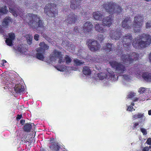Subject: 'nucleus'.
<instances>
[{
	"label": "nucleus",
	"mask_w": 151,
	"mask_h": 151,
	"mask_svg": "<svg viewBox=\"0 0 151 151\" xmlns=\"http://www.w3.org/2000/svg\"><path fill=\"white\" fill-rule=\"evenodd\" d=\"M140 130L143 134L145 135L147 134V131L145 129L143 128H141Z\"/></svg>",
	"instance_id": "obj_42"
},
{
	"label": "nucleus",
	"mask_w": 151,
	"mask_h": 151,
	"mask_svg": "<svg viewBox=\"0 0 151 151\" xmlns=\"http://www.w3.org/2000/svg\"><path fill=\"white\" fill-rule=\"evenodd\" d=\"M142 76L146 81L149 82L151 81V73L148 72L145 73L143 74Z\"/></svg>",
	"instance_id": "obj_21"
},
{
	"label": "nucleus",
	"mask_w": 151,
	"mask_h": 151,
	"mask_svg": "<svg viewBox=\"0 0 151 151\" xmlns=\"http://www.w3.org/2000/svg\"><path fill=\"white\" fill-rule=\"evenodd\" d=\"M122 27L125 29H129L133 26L131 20L129 19H125L122 22Z\"/></svg>",
	"instance_id": "obj_12"
},
{
	"label": "nucleus",
	"mask_w": 151,
	"mask_h": 151,
	"mask_svg": "<svg viewBox=\"0 0 151 151\" xmlns=\"http://www.w3.org/2000/svg\"><path fill=\"white\" fill-rule=\"evenodd\" d=\"M93 16L94 18L96 20H101L102 19V15L98 12H93Z\"/></svg>",
	"instance_id": "obj_23"
},
{
	"label": "nucleus",
	"mask_w": 151,
	"mask_h": 151,
	"mask_svg": "<svg viewBox=\"0 0 151 151\" xmlns=\"http://www.w3.org/2000/svg\"><path fill=\"white\" fill-rule=\"evenodd\" d=\"M148 114L149 115H151V110L148 111Z\"/></svg>",
	"instance_id": "obj_56"
},
{
	"label": "nucleus",
	"mask_w": 151,
	"mask_h": 151,
	"mask_svg": "<svg viewBox=\"0 0 151 151\" xmlns=\"http://www.w3.org/2000/svg\"><path fill=\"white\" fill-rule=\"evenodd\" d=\"M9 11L11 13H13V14L15 17L17 16V12L14 10V9L9 8Z\"/></svg>",
	"instance_id": "obj_37"
},
{
	"label": "nucleus",
	"mask_w": 151,
	"mask_h": 151,
	"mask_svg": "<svg viewBox=\"0 0 151 151\" xmlns=\"http://www.w3.org/2000/svg\"><path fill=\"white\" fill-rule=\"evenodd\" d=\"M32 128V125L29 123H27L24 127V130L27 132H29Z\"/></svg>",
	"instance_id": "obj_27"
},
{
	"label": "nucleus",
	"mask_w": 151,
	"mask_h": 151,
	"mask_svg": "<svg viewBox=\"0 0 151 151\" xmlns=\"http://www.w3.org/2000/svg\"><path fill=\"white\" fill-rule=\"evenodd\" d=\"M77 19V16L73 13H71L68 16L66 20L68 23L73 24L76 22Z\"/></svg>",
	"instance_id": "obj_10"
},
{
	"label": "nucleus",
	"mask_w": 151,
	"mask_h": 151,
	"mask_svg": "<svg viewBox=\"0 0 151 151\" xmlns=\"http://www.w3.org/2000/svg\"><path fill=\"white\" fill-rule=\"evenodd\" d=\"M109 64L112 67L115 69L116 73H122L125 70L124 65L116 61H112L109 62Z\"/></svg>",
	"instance_id": "obj_7"
},
{
	"label": "nucleus",
	"mask_w": 151,
	"mask_h": 151,
	"mask_svg": "<svg viewBox=\"0 0 151 151\" xmlns=\"http://www.w3.org/2000/svg\"><path fill=\"white\" fill-rule=\"evenodd\" d=\"M123 78L125 80L128 81L132 78L131 76L127 75H124L123 77Z\"/></svg>",
	"instance_id": "obj_36"
},
{
	"label": "nucleus",
	"mask_w": 151,
	"mask_h": 151,
	"mask_svg": "<svg viewBox=\"0 0 151 151\" xmlns=\"http://www.w3.org/2000/svg\"><path fill=\"white\" fill-rule=\"evenodd\" d=\"M108 73H109V76L111 78L112 80L113 81H114L117 80L118 79V76H116V77L113 72H108Z\"/></svg>",
	"instance_id": "obj_26"
},
{
	"label": "nucleus",
	"mask_w": 151,
	"mask_h": 151,
	"mask_svg": "<svg viewBox=\"0 0 151 151\" xmlns=\"http://www.w3.org/2000/svg\"><path fill=\"white\" fill-rule=\"evenodd\" d=\"M96 69H97L98 70H100V69H99V67H96Z\"/></svg>",
	"instance_id": "obj_58"
},
{
	"label": "nucleus",
	"mask_w": 151,
	"mask_h": 151,
	"mask_svg": "<svg viewBox=\"0 0 151 151\" xmlns=\"http://www.w3.org/2000/svg\"><path fill=\"white\" fill-rule=\"evenodd\" d=\"M138 100V98H136L134 99V100L133 101H137Z\"/></svg>",
	"instance_id": "obj_57"
},
{
	"label": "nucleus",
	"mask_w": 151,
	"mask_h": 151,
	"mask_svg": "<svg viewBox=\"0 0 151 151\" xmlns=\"http://www.w3.org/2000/svg\"><path fill=\"white\" fill-rule=\"evenodd\" d=\"M91 70L89 68L86 66L83 68V73L85 75H89L91 73Z\"/></svg>",
	"instance_id": "obj_25"
},
{
	"label": "nucleus",
	"mask_w": 151,
	"mask_h": 151,
	"mask_svg": "<svg viewBox=\"0 0 151 151\" xmlns=\"http://www.w3.org/2000/svg\"><path fill=\"white\" fill-rule=\"evenodd\" d=\"M148 57L149 61L151 63V52L149 54Z\"/></svg>",
	"instance_id": "obj_53"
},
{
	"label": "nucleus",
	"mask_w": 151,
	"mask_h": 151,
	"mask_svg": "<svg viewBox=\"0 0 151 151\" xmlns=\"http://www.w3.org/2000/svg\"><path fill=\"white\" fill-rule=\"evenodd\" d=\"M133 109V107L132 106H129L128 107L127 110L129 111H132Z\"/></svg>",
	"instance_id": "obj_50"
},
{
	"label": "nucleus",
	"mask_w": 151,
	"mask_h": 151,
	"mask_svg": "<svg viewBox=\"0 0 151 151\" xmlns=\"http://www.w3.org/2000/svg\"><path fill=\"white\" fill-rule=\"evenodd\" d=\"M62 54L60 52L57 50H54L52 54L50 55V59L52 61L55 60L56 58H61Z\"/></svg>",
	"instance_id": "obj_13"
},
{
	"label": "nucleus",
	"mask_w": 151,
	"mask_h": 151,
	"mask_svg": "<svg viewBox=\"0 0 151 151\" xmlns=\"http://www.w3.org/2000/svg\"><path fill=\"white\" fill-rule=\"evenodd\" d=\"M139 57V54L135 52L132 53L130 55L128 54H124L121 57V61L122 63L124 64L128 62L130 63L133 61L137 60Z\"/></svg>",
	"instance_id": "obj_4"
},
{
	"label": "nucleus",
	"mask_w": 151,
	"mask_h": 151,
	"mask_svg": "<svg viewBox=\"0 0 151 151\" xmlns=\"http://www.w3.org/2000/svg\"><path fill=\"white\" fill-rule=\"evenodd\" d=\"M146 27L147 28H150L151 27V21H148L146 23Z\"/></svg>",
	"instance_id": "obj_41"
},
{
	"label": "nucleus",
	"mask_w": 151,
	"mask_h": 151,
	"mask_svg": "<svg viewBox=\"0 0 151 151\" xmlns=\"http://www.w3.org/2000/svg\"><path fill=\"white\" fill-rule=\"evenodd\" d=\"M143 20V17L140 15H137L134 17L133 24L134 31L140 32L141 30V27L142 25Z\"/></svg>",
	"instance_id": "obj_5"
},
{
	"label": "nucleus",
	"mask_w": 151,
	"mask_h": 151,
	"mask_svg": "<svg viewBox=\"0 0 151 151\" xmlns=\"http://www.w3.org/2000/svg\"><path fill=\"white\" fill-rule=\"evenodd\" d=\"M101 24H96L95 25V29L97 31L101 32H105L103 28L101 27Z\"/></svg>",
	"instance_id": "obj_24"
},
{
	"label": "nucleus",
	"mask_w": 151,
	"mask_h": 151,
	"mask_svg": "<svg viewBox=\"0 0 151 151\" xmlns=\"http://www.w3.org/2000/svg\"><path fill=\"white\" fill-rule=\"evenodd\" d=\"M15 91L17 93H20L24 91V88L23 86L21 85H16L14 88Z\"/></svg>",
	"instance_id": "obj_19"
},
{
	"label": "nucleus",
	"mask_w": 151,
	"mask_h": 151,
	"mask_svg": "<svg viewBox=\"0 0 151 151\" xmlns=\"http://www.w3.org/2000/svg\"><path fill=\"white\" fill-rule=\"evenodd\" d=\"M8 11L6 10V7L5 6L2 7L0 10V15L7 13Z\"/></svg>",
	"instance_id": "obj_31"
},
{
	"label": "nucleus",
	"mask_w": 151,
	"mask_h": 151,
	"mask_svg": "<svg viewBox=\"0 0 151 151\" xmlns=\"http://www.w3.org/2000/svg\"><path fill=\"white\" fill-rule=\"evenodd\" d=\"M39 37V35L38 34H36L35 35L34 38L35 40L37 41L38 40Z\"/></svg>",
	"instance_id": "obj_48"
},
{
	"label": "nucleus",
	"mask_w": 151,
	"mask_h": 151,
	"mask_svg": "<svg viewBox=\"0 0 151 151\" xmlns=\"http://www.w3.org/2000/svg\"><path fill=\"white\" fill-rule=\"evenodd\" d=\"M54 5L53 4H48L44 9L45 12L50 17H55L58 15L57 11L53 7Z\"/></svg>",
	"instance_id": "obj_6"
},
{
	"label": "nucleus",
	"mask_w": 151,
	"mask_h": 151,
	"mask_svg": "<svg viewBox=\"0 0 151 151\" xmlns=\"http://www.w3.org/2000/svg\"><path fill=\"white\" fill-rule=\"evenodd\" d=\"M11 19L9 17H6L3 20L2 25L4 27H6L11 22Z\"/></svg>",
	"instance_id": "obj_22"
},
{
	"label": "nucleus",
	"mask_w": 151,
	"mask_h": 151,
	"mask_svg": "<svg viewBox=\"0 0 151 151\" xmlns=\"http://www.w3.org/2000/svg\"><path fill=\"white\" fill-rule=\"evenodd\" d=\"M50 148L52 149L53 148L55 150H59V146L58 145H52L51 146H50Z\"/></svg>",
	"instance_id": "obj_39"
},
{
	"label": "nucleus",
	"mask_w": 151,
	"mask_h": 151,
	"mask_svg": "<svg viewBox=\"0 0 151 151\" xmlns=\"http://www.w3.org/2000/svg\"><path fill=\"white\" fill-rule=\"evenodd\" d=\"M147 90V89L145 88H140L138 91L139 93H144V92L146 91V90Z\"/></svg>",
	"instance_id": "obj_40"
},
{
	"label": "nucleus",
	"mask_w": 151,
	"mask_h": 151,
	"mask_svg": "<svg viewBox=\"0 0 151 151\" xmlns=\"http://www.w3.org/2000/svg\"><path fill=\"white\" fill-rule=\"evenodd\" d=\"M3 63H6V61L5 60H3Z\"/></svg>",
	"instance_id": "obj_60"
},
{
	"label": "nucleus",
	"mask_w": 151,
	"mask_h": 151,
	"mask_svg": "<svg viewBox=\"0 0 151 151\" xmlns=\"http://www.w3.org/2000/svg\"><path fill=\"white\" fill-rule=\"evenodd\" d=\"M133 39L132 35L130 34L125 35L122 37V43L123 46L127 48L131 46V42Z\"/></svg>",
	"instance_id": "obj_8"
},
{
	"label": "nucleus",
	"mask_w": 151,
	"mask_h": 151,
	"mask_svg": "<svg viewBox=\"0 0 151 151\" xmlns=\"http://www.w3.org/2000/svg\"><path fill=\"white\" fill-rule=\"evenodd\" d=\"M146 142L147 144L149 145H151V138H148L147 139Z\"/></svg>",
	"instance_id": "obj_46"
},
{
	"label": "nucleus",
	"mask_w": 151,
	"mask_h": 151,
	"mask_svg": "<svg viewBox=\"0 0 151 151\" xmlns=\"http://www.w3.org/2000/svg\"><path fill=\"white\" fill-rule=\"evenodd\" d=\"M65 59L66 61V63L67 64L70 63L72 60L71 58L68 55H65Z\"/></svg>",
	"instance_id": "obj_34"
},
{
	"label": "nucleus",
	"mask_w": 151,
	"mask_h": 151,
	"mask_svg": "<svg viewBox=\"0 0 151 151\" xmlns=\"http://www.w3.org/2000/svg\"><path fill=\"white\" fill-rule=\"evenodd\" d=\"M59 58V59L58 62L60 63H61L62 62H63L65 61V60L64 59H63V58L62 57V56H61V58Z\"/></svg>",
	"instance_id": "obj_44"
},
{
	"label": "nucleus",
	"mask_w": 151,
	"mask_h": 151,
	"mask_svg": "<svg viewBox=\"0 0 151 151\" xmlns=\"http://www.w3.org/2000/svg\"><path fill=\"white\" fill-rule=\"evenodd\" d=\"M25 20L28 24L32 27L37 28L43 26V23L39 16L32 14H28Z\"/></svg>",
	"instance_id": "obj_2"
},
{
	"label": "nucleus",
	"mask_w": 151,
	"mask_h": 151,
	"mask_svg": "<svg viewBox=\"0 0 151 151\" xmlns=\"http://www.w3.org/2000/svg\"><path fill=\"white\" fill-rule=\"evenodd\" d=\"M126 59V57H124V59L125 60V59Z\"/></svg>",
	"instance_id": "obj_63"
},
{
	"label": "nucleus",
	"mask_w": 151,
	"mask_h": 151,
	"mask_svg": "<svg viewBox=\"0 0 151 151\" xmlns=\"http://www.w3.org/2000/svg\"><path fill=\"white\" fill-rule=\"evenodd\" d=\"M149 148V147H146L143 149L142 151H148Z\"/></svg>",
	"instance_id": "obj_49"
},
{
	"label": "nucleus",
	"mask_w": 151,
	"mask_h": 151,
	"mask_svg": "<svg viewBox=\"0 0 151 151\" xmlns=\"http://www.w3.org/2000/svg\"><path fill=\"white\" fill-rule=\"evenodd\" d=\"M135 93H130L129 95H128L127 97L129 98H132L135 95Z\"/></svg>",
	"instance_id": "obj_43"
},
{
	"label": "nucleus",
	"mask_w": 151,
	"mask_h": 151,
	"mask_svg": "<svg viewBox=\"0 0 151 151\" xmlns=\"http://www.w3.org/2000/svg\"><path fill=\"white\" fill-rule=\"evenodd\" d=\"M92 60L95 63H99L101 62V60L98 56H96L95 58H93Z\"/></svg>",
	"instance_id": "obj_35"
},
{
	"label": "nucleus",
	"mask_w": 151,
	"mask_h": 151,
	"mask_svg": "<svg viewBox=\"0 0 151 151\" xmlns=\"http://www.w3.org/2000/svg\"><path fill=\"white\" fill-rule=\"evenodd\" d=\"M37 53L36 56L37 58L42 60L44 59V56L42 54L44 53V50L41 48H37L36 50Z\"/></svg>",
	"instance_id": "obj_18"
},
{
	"label": "nucleus",
	"mask_w": 151,
	"mask_h": 151,
	"mask_svg": "<svg viewBox=\"0 0 151 151\" xmlns=\"http://www.w3.org/2000/svg\"><path fill=\"white\" fill-rule=\"evenodd\" d=\"M55 68L58 70L60 71H64L66 69V67L64 65Z\"/></svg>",
	"instance_id": "obj_33"
},
{
	"label": "nucleus",
	"mask_w": 151,
	"mask_h": 151,
	"mask_svg": "<svg viewBox=\"0 0 151 151\" xmlns=\"http://www.w3.org/2000/svg\"><path fill=\"white\" fill-rule=\"evenodd\" d=\"M25 122V120H20V123L21 124H23Z\"/></svg>",
	"instance_id": "obj_55"
},
{
	"label": "nucleus",
	"mask_w": 151,
	"mask_h": 151,
	"mask_svg": "<svg viewBox=\"0 0 151 151\" xmlns=\"http://www.w3.org/2000/svg\"><path fill=\"white\" fill-rule=\"evenodd\" d=\"M80 0H71V4L70 6V7L72 9H76L80 5Z\"/></svg>",
	"instance_id": "obj_17"
},
{
	"label": "nucleus",
	"mask_w": 151,
	"mask_h": 151,
	"mask_svg": "<svg viewBox=\"0 0 151 151\" xmlns=\"http://www.w3.org/2000/svg\"><path fill=\"white\" fill-rule=\"evenodd\" d=\"M92 28V25L89 22H86L84 25L83 30L84 32H90Z\"/></svg>",
	"instance_id": "obj_15"
},
{
	"label": "nucleus",
	"mask_w": 151,
	"mask_h": 151,
	"mask_svg": "<svg viewBox=\"0 0 151 151\" xmlns=\"http://www.w3.org/2000/svg\"><path fill=\"white\" fill-rule=\"evenodd\" d=\"M97 77L99 80H103L105 79L109 78L107 73L106 72L101 73L97 74Z\"/></svg>",
	"instance_id": "obj_20"
},
{
	"label": "nucleus",
	"mask_w": 151,
	"mask_h": 151,
	"mask_svg": "<svg viewBox=\"0 0 151 151\" xmlns=\"http://www.w3.org/2000/svg\"><path fill=\"white\" fill-rule=\"evenodd\" d=\"M139 125V123H135L134 124V125L133 127V129H134L136 128V127Z\"/></svg>",
	"instance_id": "obj_52"
},
{
	"label": "nucleus",
	"mask_w": 151,
	"mask_h": 151,
	"mask_svg": "<svg viewBox=\"0 0 151 151\" xmlns=\"http://www.w3.org/2000/svg\"><path fill=\"white\" fill-rule=\"evenodd\" d=\"M32 37L30 35H27L26 36V39L28 44L30 45L32 40Z\"/></svg>",
	"instance_id": "obj_32"
},
{
	"label": "nucleus",
	"mask_w": 151,
	"mask_h": 151,
	"mask_svg": "<svg viewBox=\"0 0 151 151\" xmlns=\"http://www.w3.org/2000/svg\"><path fill=\"white\" fill-rule=\"evenodd\" d=\"M149 148H151V146H149Z\"/></svg>",
	"instance_id": "obj_64"
},
{
	"label": "nucleus",
	"mask_w": 151,
	"mask_h": 151,
	"mask_svg": "<svg viewBox=\"0 0 151 151\" xmlns=\"http://www.w3.org/2000/svg\"><path fill=\"white\" fill-rule=\"evenodd\" d=\"M144 0L147 2H149L150 1H151V0Z\"/></svg>",
	"instance_id": "obj_59"
},
{
	"label": "nucleus",
	"mask_w": 151,
	"mask_h": 151,
	"mask_svg": "<svg viewBox=\"0 0 151 151\" xmlns=\"http://www.w3.org/2000/svg\"><path fill=\"white\" fill-rule=\"evenodd\" d=\"M40 47L38 48H41V49L44 50V52H45V50L47 49L48 48V46L45 44L44 42H42L40 43Z\"/></svg>",
	"instance_id": "obj_28"
},
{
	"label": "nucleus",
	"mask_w": 151,
	"mask_h": 151,
	"mask_svg": "<svg viewBox=\"0 0 151 151\" xmlns=\"http://www.w3.org/2000/svg\"><path fill=\"white\" fill-rule=\"evenodd\" d=\"M9 37L7 38L6 40V43L8 45H12V41L14 39L15 36L14 33H10L9 34Z\"/></svg>",
	"instance_id": "obj_16"
},
{
	"label": "nucleus",
	"mask_w": 151,
	"mask_h": 151,
	"mask_svg": "<svg viewBox=\"0 0 151 151\" xmlns=\"http://www.w3.org/2000/svg\"><path fill=\"white\" fill-rule=\"evenodd\" d=\"M87 43L88 44V47L92 51H96L100 48V45L96 41L89 40L87 41Z\"/></svg>",
	"instance_id": "obj_9"
},
{
	"label": "nucleus",
	"mask_w": 151,
	"mask_h": 151,
	"mask_svg": "<svg viewBox=\"0 0 151 151\" xmlns=\"http://www.w3.org/2000/svg\"><path fill=\"white\" fill-rule=\"evenodd\" d=\"M137 114L138 118H141L144 116V114H141L140 113H138Z\"/></svg>",
	"instance_id": "obj_47"
},
{
	"label": "nucleus",
	"mask_w": 151,
	"mask_h": 151,
	"mask_svg": "<svg viewBox=\"0 0 151 151\" xmlns=\"http://www.w3.org/2000/svg\"><path fill=\"white\" fill-rule=\"evenodd\" d=\"M73 62L74 64L76 65L77 66L81 65L84 63V62H82L77 59H74L73 60Z\"/></svg>",
	"instance_id": "obj_30"
},
{
	"label": "nucleus",
	"mask_w": 151,
	"mask_h": 151,
	"mask_svg": "<svg viewBox=\"0 0 151 151\" xmlns=\"http://www.w3.org/2000/svg\"><path fill=\"white\" fill-rule=\"evenodd\" d=\"M131 105H132V106H134V103H132V104H131Z\"/></svg>",
	"instance_id": "obj_62"
},
{
	"label": "nucleus",
	"mask_w": 151,
	"mask_h": 151,
	"mask_svg": "<svg viewBox=\"0 0 151 151\" xmlns=\"http://www.w3.org/2000/svg\"><path fill=\"white\" fill-rule=\"evenodd\" d=\"M24 48H22L20 47H19L18 48V51L20 52L23 53L24 52L23 51Z\"/></svg>",
	"instance_id": "obj_45"
},
{
	"label": "nucleus",
	"mask_w": 151,
	"mask_h": 151,
	"mask_svg": "<svg viewBox=\"0 0 151 151\" xmlns=\"http://www.w3.org/2000/svg\"><path fill=\"white\" fill-rule=\"evenodd\" d=\"M0 31L1 32V33H3V31L2 30H1L0 29Z\"/></svg>",
	"instance_id": "obj_61"
},
{
	"label": "nucleus",
	"mask_w": 151,
	"mask_h": 151,
	"mask_svg": "<svg viewBox=\"0 0 151 151\" xmlns=\"http://www.w3.org/2000/svg\"><path fill=\"white\" fill-rule=\"evenodd\" d=\"M111 37L112 39L113 40H119L120 38L122 35L121 32L120 31H112L111 32Z\"/></svg>",
	"instance_id": "obj_14"
},
{
	"label": "nucleus",
	"mask_w": 151,
	"mask_h": 151,
	"mask_svg": "<svg viewBox=\"0 0 151 151\" xmlns=\"http://www.w3.org/2000/svg\"><path fill=\"white\" fill-rule=\"evenodd\" d=\"M104 6L107 12L111 14L120 13L122 10V8L120 6L112 2H108L105 4H104Z\"/></svg>",
	"instance_id": "obj_3"
},
{
	"label": "nucleus",
	"mask_w": 151,
	"mask_h": 151,
	"mask_svg": "<svg viewBox=\"0 0 151 151\" xmlns=\"http://www.w3.org/2000/svg\"><path fill=\"white\" fill-rule=\"evenodd\" d=\"M113 22L112 16L109 15L108 17H107L103 19L102 23L103 25L104 26L110 27Z\"/></svg>",
	"instance_id": "obj_11"
},
{
	"label": "nucleus",
	"mask_w": 151,
	"mask_h": 151,
	"mask_svg": "<svg viewBox=\"0 0 151 151\" xmlns=\"http://www.w3.org/2000/svg\"><path fill=\"white\" fill-rule=\"evenodd\" d=\"M98 40L100 41H102L104 39V37L103 35L101 34H99L98 35Z\"/></svg>",
	"instance_id": "obj_38"
},
{
	"label": "nucleus",
	"mask_w": 151,
	"mask_h": 151,
	"mask_svg": "<svg viewBox=\"0 0 151 151\" xmlns=\"http://www.w3.org/2000/svg\"><path fill=\"white\" fill-rule=\"evenodd\" d=\"M112 49V45L109 43H108L106 44L104 48L105 51L107 52H109Z\"/></svg>",
	"instance_id": "obj_29"
},
{
	"label": "nucleus",
	"mask_w": 151,
	"mask_h": 151,
	"mask_svg": "<svg viewBox=\"0 0 151 151\" xmlns=\"http://www.w3.org/2000/svg\"><path fill=\"white\" fill-rule=\"evenodd\" d=\"M137 116H138V114L134 115L133 116V120H134L136 119H137L138 118Z\"/></svg>",
	"instance_id": "obj_51"
},
{
	"label": "nucleus",
	"mask_w": 151,
	"mask_h": 151,
	"mask_svg": "<svg viewBox=\"0 0 151 151\" xmlns=\"http://www.w3.org/2000/svg\"><path fill=\"white\" fill-rule=\"evenodd\" d=\"M133 40L132 45L135 48H144L147 47L150 44L151 37L149 35L143 34L140 35L137 39H135Z\"/></svg>",
	"instance_id": "obj_1"
},
{
	"label": "nucleus",
	"mask_w": 151,
	"mask_h": 151,
	"mask_svg": "<svg viewBox=\"0 0 151 151\" xmlns=\"http://www.w3.org/2000/svg\"><path fill=\"white\" fill-rule=\"evenodd\" d=\"M22 117V116L21 115H18L16 118L17 119H19L21 118Z\"/></svg>",
	"instance_id": "obj_54"
}]
</instances>
